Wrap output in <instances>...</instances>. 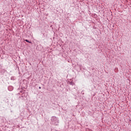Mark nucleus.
<instances>
[{
  "instance_id": "obj_1",
  "label": "nucleus",
  "mask_w": 131,
  "mask_h": 131,
  "mask_svg": "<svg viewBox=\"0 0 131 131\" xmlns=\"http://www.w3.org/2000/svg\"><path fill=\"white\" fill-rule=\"evenodd\" d=\"M51 120L52 122L53 123L54 125H59V120H58V118L55 116H52L51 117Z\"/></svg>"
},
{
  "instance_id": "obj_2",
  "label": "nucleus",
  "mask_w": 131,
  "mask_h": 131,
  "mask_svg": "<svg viewBox=\"0 0 131 131\" xmlns=\"http://www.w3.org/2000/svg\"><path fill=\"white\" fill-rule=\"evenodd\" d=\"M8 90L10 92H12V91H13V90H14V88L12 86H9L8 88Z\"/></svg>"
},
{
  "instance_id": "obj_3",
  "label": "nucleus",
  "mask_w": 131,
  "mask_h": 131,
  "mask_svg": "<svg viewBox=\"0 0 131 131\" xmlns=\"http://www.w3.org/2000/svg\"><path fill=\"white\" fill-rule=\"evenodd\" d=\"M69 84H70L71 85H75V83L74 82L71 81V82H69Z\"/></svg>"
},
{
  "instance_id": "obj_4",
  "label": "nucleus",
  "mask_w": 131,
  "mask_h": 131,
  "mask_svg": "<svg viewBox=\"0 0 131 131\" xmlns=\"http://www.w3.org/2000/svg\"><path fill=\"white\" fill-rule=\"evenodd\" d=\"M25 41H26L27 42H29V43H32V42L28 40V39L25 40Z\"/></svg>"
},
{
  "instance_id": "obj_5",
  "label": "nucleus",
  "mask_w": 131,
  "mask_h": 131,
  "mask_svg": "<svg viewBox=\"0 0 131 131\" xmlns=\"http://www.w3.org/2000/svg\"><path fill=\"white\" fill-rule=\"evenodd\" d=\"M11 80H15V77H11Z\"/></svg>"
},
{
  "instance_id": "obj_6",
  "label": "nucleus",
  "mask_w": 131,
  "mask_h": 131,
  "mask_svg": "<svg viewBox=\"0 0 131 131\" xmlns=\"http://www.w3.org/2000/svg\"><path fill=\"white\" fill-rule=\"evenodd\" d=\"M39 90H40V89H41V87L39 86Z\"/></svg>"
},
{
  "instance_id": "obj_7",
  "label": "nucleus",
  "mask_w": 131,
  "mask_h": 131,
  "mask_svg": "<svg viewBox=\"0 0 131 131\" xmlns=\"http://www.w3.org/2000/svg\"><path fill=\"white\" fill-rule=\"evenodd\" d=\"M129 122H130V123H131V119H130V120H129Z\"/></svg>"
}]
</instances>
